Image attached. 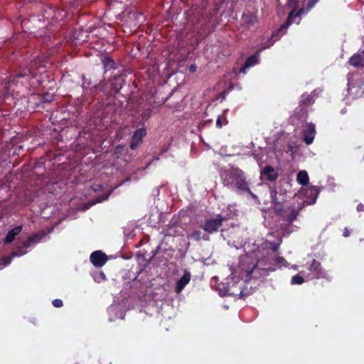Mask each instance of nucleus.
<instances>
[{
  "instance_id": "obj_27",
  "label": "nucleus",
  "mask_w": 364,
  "mask_h": 364,
  "mask_svg": "<svg viewBox=\"0 0 364 364\" xmlns=\"http://www.w3.org/2000/svg\"><path fill=\"white\" fill-rule=\"evenodd\" d=\"M152 112L153 109L150 107L144 109L141 114V120L143 122L147 121L151 117Z\"/></svg>"
},
{
  "instance_id": "obj_43",
  "label": "nucleus",
  "mask_w": 364,
  "mask_h": 364,
  "mask_svg": "<svg viewBox=\"0 0 364 364\" xmlns=\"http://www.w3.org/2000/svg\"><path fill=\"white\" fill-rule=\"evenodd\" d=\"M110 193H106L104 196H103V198L102 200H107L108 198V197L109 196Z\"/></svg>"
},
{
  "instance_id": "obj_14",
  "label": "nucleus",
  "mask_w": 364,
  "mask_h": 364,
  "mask_svg": "<svg viewBox=\"0 0 364 364\" xmlns=\"http://www.w3.org/2000/svg\"><path fill=\"white\" fill-rule=\"evenodd\" d=\"M261 175L265 177L267 181L271 182L275 181L279 177L278 173L269 165L264 166V168L261 171Z\"/></svg>"
},
{
  "instance_id": "obj_5",
  "label": "nucleus",
  "mask_w": 364,
  "mask_h": 364,
  "mask_svg": "<svg viewBox=\"0 0 364 364\" xmlns=\"http://www.w3.org/2000/svg\"><path fill=\"white\" fill-rule=\"evenodd\" d=\"M301 209V206L296 208L294 205H286L284 209L279 210L280 212L279 216L283 220L286 221L288 225H291L296 220Z\"/></svg>"
},
{
  "instance_id": "obj_18",
  "label": "nucleus",
  "mask_w": 364,
  "mask_h": 364,
  "mask_svg": "<svg viewBox=\"0 0 364 364\" xmlns=\"http://www.w3.org/2000/svg\"><path fill=\"white\" fill-rule=\"evenodd\" d=\"M82 87L84 89H87L90 85H93L96 87L97 85V80L95 79V77H93L92 75L87 74V75H82Z\"/></svg>"
},
{
  "instance_id": "obj_30",
  "label": "nucleus",
  "mask_w": 364,
  "mask_h": 364,
  "mask_svg": "<svg viewBox=\"0 0 364 364\" xmlns=\"http://www.w3.org/2000/svg\"><path fill=\"white\" fill-rule=\"evenodd\" d=\"M285 206L286 205H284L282 203L279 202H275L274 205H273L272 209L277 215H279L280 212L279 211V210L284 209Z\"/></svg>"
},
{
  "instance_id": "obj_38",
  "label": "nucleus",
  "mask_w": 364,
  "mask_h": 364,
  "mask_svg": "<svg viewBox=\"0 0 364 364\" xmlns=\"http://www.w3.org/2000/svg\"><path fill=\"white\" fill-rule=\"evenodd\" d=\"M272 208L273 207V205H274L275 202H279L277 198V193L274 192V194H272Z\"/></svg>"
},
{
  "instance_id": "obj_20",
  "label": "nucleus",
  "mask_w": 364,
  "mask_h": 364,
  "mask_svg": "<svg viewBox=\"0 0 364 364\" xmlns=\"http://www.w3.org/2000/svg\"><path fill=\"white\" fill-rule=\"evenodd\" d=\"M242 19L247 26H253L257 22V17L255 13L243 14Z\"/></svg>"
},
{
  "instance_id": "obj_3",
  "label": "nucleus",
  "mask_w": 364,
  "mask_h": 364,
  "mask_svg": "<svg viewBox=\"0 0 364 364\" xmlns=\"http://www.w3.org/2000/svg\"><path fill=\"white\" fill-rule=\"evenodd\" d=\"M304 9H300L297 12L292 10L288 15L287 19L278 30L272 32V36L263 43L262 49H266L272 46L282 36L287 28L293 23L292 18L301 16L304 13Z\"/></svg>"
},
{
  "instance_id": "obj_41",
  "label": "nucleus",
  "mask_w": 364,
  "mask_h": 364,
  "mask_svg": "<svg viewBox=\"0 0 364 364\" xmlns=\"http://www.w3.org/2000/svg\"><path fill=\"white\" fill-rule=\"evenodd\" d=\"M358 211H363L364 210V205L361 203L358 204L357 206Z\"/></svg>"
},
{
  "instance_id": "obj_44",
  "label": "nucleus",
  "mask_w": 364,
  "mask_h": 364,
  "mask_svg": "<svg viewBox=\"0 0 364 364\" xmlns=\"http://www.w3.org/2000/svg\"><path fill=\"white\" fill-rule=\"evenodd\" d=\"M190 70L194 72L196 70V66L193 65H191Z\"/></svg>"
},
{
  "instance_id": "obj_11",
  "label": "nucleus",
  "mask_w": 364,
  "mask_h": 364,
  "mask_svg": "<svg viewBox=\"0 0 364 364\" xmlns=\"http://www.w3.org/2000/svg\"><path fill=\"white\" fill-rule=\"evenodd\" d=\"M146 131L144 128H140L136 129L133 134L131 141L130 148L132 150H135L138 146L141 143L143 138L146 136Z\"/></svg>"
},
{
  "instance_id": "obj_46",
  "label": "nucleus",
  "mask_w": 364,
  "mask_h": 364,
  "mask_svg": "<svg viewBox=\"0 0 364 364\" xmlns=\"http://www.w3.org/2000/svg\"><path fill=\"white\" fill-rule=\"evenodd\" d=\"M267 269H265V268L262 269V271H265V272H266Z\"/></svg>"
},
{
  "instance_id": "obj_9",
  "label": "nucleus",
  "mask_w": 364,
  "mask_h": 364,
  "mask_svg": "<svg viewBox=\"0 0 364 364\" xmlns=\"http://www.w3.org/2000/svg\"><path fill=\"white\" fill-rule=\"evenodd\" d=\"M303 133V141L309 145L313 143L316 135V127L315 124L312 122L307 123L305 128L302 131Z\"/></svg>"
},
{
  "instance_id": "obj_45",
  "label": "nucleus",
  "mask_w": 364,
  "mask_h": 364,
  "mask_svg": "<svg viewBox=\"0 0 364 364\" xmlns=\"http://www.w3.org/2000/svg\"><path fill=\"white\" fill-rule=\"evenodd\" d=\"M156 253H157V250H156L155 252H154L153 257H154L156 255Z\"/></svg>"
},
{
  "instance_id": "obj_34",
  "label": "nucleus",
  "mask_w": 364,
  "mask_h": 364,
  "mask_svg": "<svg viewBox=\"0 0 364 364\" xmlns=\"http://www.w3.org/2000/svg\"><path fill=\"white\" fill-rule=\"evenodd\" d=\"M52 304L56 308H60L63 306V302L61 299H55L52 301Z\"/></svg>"
},
{
  "instance_id": "obj_31",
  "label": "nucleus",
  "mask_w": 364,
  "mask_h": 364,
  "mask_svg": "<svg viewBox=\"0 0 364 364\" xmlns=\"http://www.w3.org/2000/svg\"><path fill=\"white\" fill-rule=\"evenodd\" d=\"M15 256H13L11 255V257H2V258H0V265H3V266H6L8 264H9L11 262V259L12 257H14Z\"/></svg>"
},
{
  "instance_id": "obj_7",
  "label": "nucleus",
  "mask_w": 364,
  "mask_h": 364,
  "mask_svg": "<svg viewBox=\"0 0 364 364\" xmlns=\"http://www.w3.org/2000/svg\"><path fill=\"white\" fill-rule=\"evenodd\" d=\"M219 291L222 296H238V298L241 299L249 295V293L245 291V289L242 288V285L240 284L239 282H234L231 286L228 284V287L225 288L223 293L221 289H220Z\"/></svg>"
},
{
  "instance_id": "obj_23",
  "label": "nucleus",
  "mask_w": 364,
  "mask_h": 364,
  "mask_svg": "<svg viewBox=\"0 0 364 364\" xmlns=\"http://www.w3.org/2000/svg\"><path fill=\"white\" fill-rule=\"evenodd\" d=\"M297 182L303 186H307L309 178L307 172L304 170L300 171L296 176Z\"/></svg>"
},
{
  "instance_id": "obj_19",
  "label": "nucleus",
  "mask_w": 364,
  "mask_h": 364,
  "mask_svg": "<svg viewBox=\"0 0 364 364\" xmlns=\"http://www.w3.org/2000/svg\"><path fill=\"white\" fill-rule=\"evenodd\" d=\"M257 63H258V52L254 55L249 56L246 59L244 65L240 68V72L245 73L246 68L253 66V65H256Z\"/></svg>"
},
{
  "instance_id": "obj_4",
  "label": "nucleus",
  "mask_w": 364,
  "mask_h": 364,
  "mask_svg": "<svg viewBox=\"0 0 364 364\" xmlns=\"http://www.w3.org/2000/svg\"><path fill=\"white\" fill-rule=\"evenodd\" d=\"M46 236V232L43 230L33 234L28 237V239L23 243L21 247H18L12 252L13 256H21L26 253V250L31 247L32 244L39 242Z\"/></svg>"
},
{
  "instance_id": "obj_37",
  "label": "nucleus",
  "mask_w": 364,
  "mask_h": 364,
  "mask_svg": "<svg viewBox=\"0 0 364 364\" xmlns=\"http://www.w3.org/2000/svg\"><path fill=\"white\" fill-rule=\"evenodd\" d=\"M276 262H277V264H282L284 262H286V260H285V259L283 257L279 256V257H277L276 258Z\"/></svg>"
},
{
  "instance_id": "obj_35",
  "label": "nucleus",
  "mask_w": 364,
  "mask_h": 364,
  "mask_svg": "<svg viewBox=\"0 0 364 364\" xmlns=\"http://www.w3.org/2000/svg\"><path fill=\"white\" fill-rule=\"evenodd\" d=\"M53 100V95H50L48 93H46L44 95H43V102H52Z\"/></svg>"
},
{
  "instance_id": "obj_8",
  "label": "nucleus",
  "mask_w": 364,
  "mask_h": 364,
  "mask_svg": "<svg viewBox=\"0 0 364 364\" xmlns=\"http://www.w3.org/2000/svg\"><path fill=\"white\" fill-rule=\"evenodd\" d=\"M224 220L225 218L223 217H222L220 215H218L215 218L206 220L204 224L202 225V228L206 232L212 234L218 231Z\"/></svg>"
},
{
  "instance_id": "obj_1",
  "label": "nucleus",
  "mask_w": 364,
  "mask_h": 364,
  "mask_svg": "<svg viewBox=\"0 0 364 364\" xmlns=\"http://www.w3.org/2000/svg\"><path fill=\"white\" fill-rule=\"evenodd\" d=\"M220 176L224 186L236 188L239 192L247 193L252 198H256V196L249 188L245 173L241 169L235 168L223 171Z\"/></svg>"
},
{
  "instance_id": "obj_16",
  "label": "nucleus",
  "mask_w": 364,
  "mask_h": 364,
  "mask_svg": "<svg viewBox=\"0 0 364 364\" xmlns=\"http://www.w3.org/2000/svg\"><path fill=\"white\" fill-rule=\"evenodd\" d=\"M30 74V70H26L23 72L18 73L15 75L10 76L8 80V85L9 88H11V86L14 85H17L18 79L25 78L26 77H28Z\"/></svg>"
},
{
  "instance_id": "obj_48",
  "label": "nucleus",
  "mask_w": 364,
  "mask_h": 364,
  "mask_svg": "<svg viewBox=\"0 0 364 364\" xmlns=\"http://www.w3.org/2000/svg\"><path fill=\"white\" fill-rule=\"evenodd\" d=\"M101 277H103L105 278V276L104 273H102Z\"/></svg>"
},
{
  "instance_id": "obj_26",
  "label": "nucleus",
  "mask_w": 364,
  "mask_h": 364,
  "mask_svg": "<svg viewBox=\"0 0 364 364\" xmlns=\"http://www.w3.org/2000/svg\"><path fill=\"white\" fill-rule=\"evenodd\" d=\"M282 242V239L279 238L278 242H272L265 241L264 245L268 246L267 248H269L272 251V252H277L278 251L279 247Z\"/></svg>"
},
{
  "instance_id": "obj_13",
  "label": "nucleus",
  "mask_w": 364,
  "mask_h": 364,
  "mask_svg": "<svg viewBox=\"0 0 364 364\" xmlns=\"http://www.w3.org/2000/svg\"><path fill=\"white\" fill-rule=\"evenodd\" d=\"M191 274L186 269L184 270L183 275L177 281L175 291L179 294L185 288V287L189 283L191 280Z\"/></svg>"
},
{
  "instance_id": "obj_25",
  "label": "nucleus",
  "mask_w": 364,
  "mask_h": 364,
  "mask_svg": "<svg viewBox=\"0 0 364 364\" xmlns=\"http://www.w3.org/2000/svg\"><path fill=\"white\" fill-rule=\"evenodd\" d=\"M314 102V97L311 95L304 94L301 95L300 105L307 107L308 106L313 105Z\"/></svg>"
},
{
  "instance_id": "obj_22",
  "label": "nucleus",
  "mask_w": 364,
  "mask_h": 364,
  "mask_svg": "<svg viewBox=\"0 0 364 364\" xmlns=\"http://www.w3.org/2000/svg\"><path fill=\"white\" fill-rule=\"evenodd\" d=\"M294 114L297 118L300 120H305L308 116V110L306 107H304L302 105H299L295 111Z\"/></svg>"
},
{
  "instance_id": "obj_28",
  "label": "nucleus",
  "mask_w": 364,
  "mask_h": 364,
  "mask_svg": "<svg viewBox=\"0 0 364 364\" xmlns=\"http://www.w3.org/2000/svg\"><path fill=\"white\" fill-rule=\"evenodd\" d=\"M262 262L260 261H258L257 263L253 264V267L250 269H247V277H250L253 274L256 272L257 269H259V264H260Z\"/></svg>"
},
{
  "instance_id": "obj_40",
  "label": "nucleus",
  "mask_w": 364,
  "mask_h": 364,
  "mask_svg": "<svg viewBox=\"0 0 364 364\" xmlns=\"http://www.w3.org/2000/svg\"><path fill=\"white\" fill-rule=\"evenodd\" d=\"M123 149V147L121 146H117L116 148H115V151H114V154H119V153H121V151H122Z\"/></svg>"
},
{
  "instance_id": "obj_17",
  "label": "nucleus",
  "mask_w": 364,
  "mask_h": 364,
  "mask_svg": "<svg viewBox=\"0 0 364 364\" xmlns=\"http://www.w3.org/2000/svg\"><path fill=\"white\" fill-rule=\"evenodd\" d=\"M349 63L354 67L364 66V50L361 53L353 55L349 59Z\"/></svg>"
},
{
  "instance_id": "obj_33",
  "label": "nucleus",
  "mask_w": 364,
  "mask_h": 364,
  "mask_svg": "<svg viewBox=\"0 0 364 364\" xmlns=\"http://www.w3.org/2000/svg\"><path fill=\"white\" fill-rule=\"evenodd\" d=\"M319 0H309L306 5V11H310Z\"/></svg>"
},
{
  "instance_id": "obj_12",
  "label": "nucleus",
  "mask_w": 364,
  "mask_h": 364,
  "mask_svg": "<svg viewBox=\"0 0 364 364\" xmlns=\"http://www.w3.org/2000/svg\"><path fill=\"white\" fill-rule=\"evenodd\" d=\"M321 188L316 186H309L305 190L304 196L309 205H313L316 203Z\"/></svg>"
},
{
  "instance_id": "obj_36",
  "label": "nucleus",
  "mask_w": 364,
  "mask_h": 364,
  "mask_svg": "<svg viewBox=\"0 0 364 364\" xmlns=\"http://www.w3.org/2000/svg\"><path fill=\"white\" fill-rule=\"evenodd\" d=\"M216 127L219 129L222 128L223 127V124H222V116L221 115H219L217 118V120H216Z\"/></svg>"
},
{
  "instance_id": "obj_47",
  "label": "nucleus",
  "mask_w": 364,
  "mask_h": 364,
  "mask_svg": "<svg viewBox=\"0 0 364 364\" xmlns=\"http://www.w3.org/2000/svg\"><path fill=\"white\" fill-rule=\"evenodd\" d=\"M101 277H103L105 278V276L104 273H102Z\"/></svg>"
},
{
  "instance_id": "obj_29",
  "label": "nucleus",
  "mask_w": 364,
  "mask_h": 364,
  "mask_svg": "<svg viewBox=\"0 0 364 364\" xmlns=\"http://www.w3.org/2000/svg\"><path fill=\"white\" fill-rule=\"evenodd\" d=\"M304 282V278L299 274H296V275L293 276L291 278V284H301Z\"/></svg>"
},
{
  "instance_id": "obj_42",
  "label": "nucleus",
  "mask_w": 364,
  "mask_h": 364,
  "mask_svg": "<svg viewBox=\"0 0 364 364\" xmlns=\"http://www.w3.org/2000/svg\"><path fill=\"white\" fill-rule=\"evenodd\" d=\"M7 186L6 181H0V188H5Z\"/></svg>"
},
{
  "instance_id": "obj_32",
  "label": "nucleus",
  "mask_w": 364,
  "mask_h": 364,
  "mask_svg": "<svg viewBox=\"0 0 364 364\" xmlns=\"http://www.w3.org/2000/svg\"><path fill=\"white\" fill-rule=\"evenodd\" d=\"M191 237L196 240V241H200L201 239V232L198 230H193L192 232Z\"/></svg>"
},
{
  "instance_id": "obj_39",
  "label": "nucleus",
  "mask_w": 364,
  "mask_h": 364,
  "mask_svg": "<svg viewBox=\"0 0 364 364\" xmlns=\"http://www.w3.org/2000/svg\"><path fill=\"white\" fill-rule=\"evenodd\" d=\"M343 235L345 237H348L350 235V231H349V230L347 228H345L343 233Z\"/></svg>"
},
{
  "instance_id": "obj_21",
  "label": "nucleus",
  "mask_w": 364,
  "mask_h": 364,
  "mask_svg": "<svg viewBox=\"0 0 364 364\" xmlns=\"http://www.w3.org/2000/svg\"><path fill=\"white\" fill-rule=\"evenodd\" d=\"M41 11V14L44 18L50 19L55 18V10L53 6L48 5H42Z\"/></svg>"
},
{
  "instance_id": "obj_24",
  "label": "nucleus",
  "mask_w": 364,
  "mask_h": 364,
  "mask_svg": "<svg viewBox=\"0 0 364 364\" xmlns=\"http://www.w3.org/2000/svg\"><path fill=\"white\" fill-rule=\"evenodd\" d=\"M102 63L106 71L115 69V62L110 57L107 55L104 56Z\"/></svg>"
},
{
  "instance_id": "obj_6",
  "label": "nucleus",
  "mask_w": 364,
  "mask_h": 364,
  "mask_svg": "<svg viewBox=\"0 0 364 364\" xmlns=\"http://www.w3.org/2000/svg\"><path fill=\"white\" fill-rule=\"evenodd\" d=\"M308 269L310 272V273L307 274L309 279L327 278L326 270L322 267L321 262L315 259L312 260Z\"/></svg>"
},
{
  "instance_id": "obj_15",
  "label": "nucleus",
  "mask_w": 364,
  "mask_h": 364,
  "mask_svg": "<svg viewBox=\"0 0 364 364\" xmlns=\"http://www.w3.org/2000/svg\"><path fill=\"white\" fill-rule=\"evenodd\" d=\"M22 228L23 227L19 225L9 230L4 240V244H10L12 242L15 240L16 236L21 233Z\"/></svg>"
},
{
  "instance_id": "obj_2",
  "label": "nucleus",
  "mask_w": 364,
  "mask_h": 364,
  "mask_svg": "<svg viewBox=\"0 0 364 364\" xmlns=\"http://www.w3.org/2000/svg\"><path fill=\"white\" fill-rule=\"evenodd\" d=\"M208 0H192L193 16L191 21H195L196 25L202 27L210 22V17L205 12Z\"/></svg>"
},
{
  "instance_id": "obj_10",
  "label": "nucleus",
  "mask_w": 364,
  "mask_h": 364,
  "mask_svg": "<svg viewBox=\"0 0 364 364\" xmlns=\"http://www.w3.org/2000/svg\"><path fill=\"white\" fill-rule=\"evenodd\" d=\"M90 262L96 267H101L105 264L107 256L100 250L93 252L90 257Z\"/></svg>"
}]
</instances>
